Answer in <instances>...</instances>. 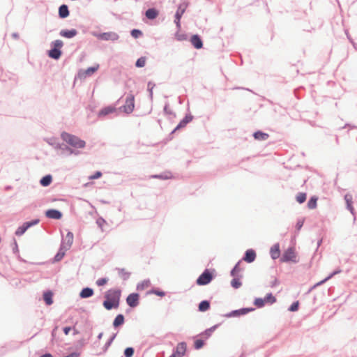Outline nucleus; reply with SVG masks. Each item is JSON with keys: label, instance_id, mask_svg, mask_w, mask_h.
<instances>
[{"label": "nucleus", "instance_id": "7", "mask_svg": "<svg viewBox=\"0 0 357 357\" xmlns=\"http://www.w3.org/2000/svg\"><path fill=\"white\" fill-rule=\"evenodd\" d=\"M281 262H289L292 261L296 263V255L293 248H287L283 253L280 258Z\"/></svg>", "mask_w": 357, "mask_h": 357}, {"label": "nucleus", "instance_id": "33", "mask_svg": "<svg viewBox=\"0 0 357 357\" xmlns=\"http://www.w3.org/2000/svg\"><path fill=\"white\" fill-rule=\"evenodd\" d=\"M116 337V333H113L109 337V338L107 340V342H105V345L102 347V351L104 353L106 352L108 350L109 347L111 346V344H112V342L115 340Z\"/></svg>", "mask_w": 357, "mask_h": 357}, {"label": "nucleus", "instance_id": "41", "mask_svg": "<svg viewBox=\"0 0 357 357\" xmlns=\"http://www.w3.org/2000/svg\"><path fill=\"white\" fill-rule=\"evenodd\" d=\"M99 68V65L97 64L94 66H91L89 68H88L85 71H84V74L86 76H91V75H93L94 73H96L98 69Z\"/></svg>", "mask_w": 357, "mask_h": 357}, {"label": "nucleus", "instance_id": "35", "mask_svg": "<svg viewBox=\"0 0 357 357\" xmlns=\"http://www.w3.org/2000/svg\"><path fill=\"white\" fill-rule=\"evenodd\" d=\"M151 178H159L162 180H167L172 177V174L170 172H165L160 174H153L151 176Z\"/></svg>", "mask_w": 357, "mask_h": 357}, {"label": "nucleus", "instance_id": "17", "mask_svg": "<svg viewBox=\"0 0 357 357\" xmlns=\"http://www.w3.org/2000/svg\"><path fill=\"white\" fill-rule=\"evenodd\" d=\"M73 242V234L70 231H68L64 239L62 240L61 243H64L63 247L64 250H68Z\"/></svg>", "mask_w": 357, "mask_h": 357}, {"label": "nucleus", "instance_id": "30", "mask_svg": "<svg viewBox=\"0 0 357 357\" xmlns=\"http://www.w3.org/2000/svg\"><path fill=\"white\" fill-rule=\"evenodd\" d=\"M63 244H64V243L61 244V247H60L58 252L55 255V256L53 258V261H52L53 263L58 262V261H61L63 259V257H64L65 252L63 251V249H64L63 247Z\"/></svg>", "mask_w": 357, "mask_h": 357}, {"label": "nucleus", "instance_id": "39", "mask_svg": "<svg viewBox=\"0 0 357 357\" xmlns=\"http://www.w3.org/2000/svg\"><path fill=\"white\" fill-rule=\"evenodd\" d=\"M317 197L312 196L310 198L307 202V207L310 209H314L317 207Z\"/></svg>", "mask_w": 357, "mask_h": 357}, {"label": "nucleus", "instance_id": "62", "mask_svg": "<svg viewBox=\"0 0 357 357\" xmlns=\"http://www.w3.org/2000/svg\"><path fill=\"white\" fill-rule=\"evenodd\" d=\"M96 223L99 227H102L103 224L105 223V220L102 218H99L96 220Z\"/></svg>", "mask_w": 357, "mask_h": 357}, {"label": "nucleus", "instance_id": "48", "mask_svg": "<svg viewBox=\"0 0 357 357\" xmlns=\"http://www.w3.org/2000/svg\"><path fill=\"white\" fill-rule=\"evenodd\" d=\"M143 34L142 31L139 29H133L132 30H131L130 31V35L134 38H138L139 37L142 36Z\"/></svg>", "mask_w": 357, "mask_h": 357}, {"label": "nucleus", "instance_id": "47", "mask_svg": "<svg viewBox=\"0 0 357 357\" xmlns=\"http://www.w3.org/2000/svg\"><path fill=\"white\" fill-rule=\"evenodd\" d=\"M254 310V307H242L238 310H231L229 312H251L252 311Z\"/></svg>", "mask_w": 357, "mask_h": 357}, {"label": "nucleus", "instance_id": "40", "mask_svg": "<svg viewBox=\"0 0 357 357\" xmlns=\"http://www.w3.org/2000/svg\"><path fill=\"white\" fill-rule=\"evenodd\" d=\"M28 229V227H26L25 223L24 222L22 225L20 226L15 231V234L17 236H20L23 235L26 231Z\"/></svg>", "mask_w": 357, "mask_h": 357}, {"label": "nucleus", "instance_id": "26", "mask_svg": "<svg viewBox=\"0 0 357 357\" xmlns=\"http://www.w3.org/2000/svg\"><path fill=\"white\" fill-rule=\"evenodd\" d=\"M241 263V260L238 261L235 266L233 267L231 271H230V275L232 277H242V275L240 274V272L243 271V269L240 267V264Z\"/></svg>", "mask_w": 357, "mask_h": 357}, {"label": "nucleus", "instance_id": "45", "mask_svg": "<svg viewBox=\"0 0 357 357\" xmlns=\"http://www.w3.org/2000/svg\"><path fill=\"white\" fill-rule=\"evenodd\" d=\"M146 57L141 56L135 62V66L137 68H143L146 64Z\"/></svg>", "mask_w": 357, "mask_h": 357}, {"label": "nucleus", "instance_id": "59", "mask_svg": "<svg viewBox=\"0 0 357 357\" xmlns=\"http://www.w3.org/2000/svg\"><path fill=\"white\" fill-rule=\"evenodd\" d=\"M181 17H174V23H175L178 30H179L181 29Z\"/></svg>", "mask_w": 357, "mask_h": 357}, {"label": "nucleus", "instance_id": "22", "mask_svg": "<svg viewBox=\"0 0 357 357\" xmlns=\"http://www.w3.org/2000/svg\"><path fill=\"white\" fill-rule=\"evenodd\" d=\"M159 15V11L155 8H150L145 12V16L147 19L153 20H155Z\"/></svg>", "mask_w": 357, "mask_h": 357}, {"label": "nucleus", "instance_id": "50", "mask_svg": "<svg viewBox=\"0 0 357 357\" xmlns=\"http://www.w3.org/2000/svg\"><path fill=\"white\" fill-rule=\"evenodd\" d=\"M40 222V220L39 219H33L31 221H27V222H25V225H26V227L29 228H30L32 226H34V225H36L39 223Z\"/></svg>", "mask_w": 357, "mask_h": 357}, {"label": "nucleus", "instance_id": "58", "mask_svg": "<svg viewBox=\"0 0 357 357\" xmlns=\"http://www.w3.org/2000/svg\"><path fill=\"white\" fill-rule=\"evenodd\" d=\"M72 326H66L63 327V332L65 335H68L70 331L72 330Z\"/></svg>", "mask_w": 357, "mask_h": 357}, {"label": "nucleus", "instance_id": "24", "mask_svg": "<svg viewBox=\"0 0 357 357\" xmlns=\"http://www.w3.org/2000/svg\"><path fill=\"white\" fill-rule=\"evenodd\" d=\"M270 255L273 259H276L280 257V250L279 243H275L271 248Z\"/></svg>", "mask_w": 357, "mask_h": 357}, {"label": "nucleus", "instance_id": "31", "mask_svg": "<svg viewBox=\"0 0 357 357\" xmlns=\"http://www.w3.org/2000/svg\"><path fill=\"white\" fill-rule=\"evenodd\" d=\"M52 181V176L50 174H47L41 178L40 184L43 187L49 186Z\"/></svg>", "mask_w": 357, "mask_h": 357}, {"label": "nucleus", "instance_id": "46", "mask_svg": "<svg viewBox=\"0 0 357 357\" xmlns=\"http://www.w3.org/2000/svg\"><path fill=\"white\" fill-rule=\"evenodd\" d=\"M306 197H307V195H306V193L305 192H299L297 195H296V201L299 203V204H302L303 202H305L306 200Z\"/></svg>", "mask_w": 357, "mask_h": 357}, {"label": "nucleus", "instance_id": "36", "mask_svg": "<svg viewBox=\"0 0 357 357\" xmlns=\"http://www.w3.org/2000/svg\"><path fill=\"white\" fill-rule=\"evenodd\" d=\"M116 270L119 272V276H121L123 280H127L130 278V273L126 271L125 268H116Z\"/></svg>", "mask_w": 357, "mask_h": 357}, {"label": "nucleus", "instance_id": "60", "mask_svg": "<svg viewBox=\"0 0 357 357\" xmlns=\"http://www.w3.org/2000/svg\"><path fill=\"white\" fill-rule=\"evenodd\" d=\"M342 272V270L340 268L335 269L333 272H332L331 274L328 275V278H332L334 275L340 273Z\"/></svg>", "mask_w": 357, "mask_h": 357}, {"label": "nucleus", "instance_id": "2", "mask_svg": "<svg viewBox=\"0 0 357 357\" xmlns=\"http://www.w3.org/2000/svg\"><path fill=\"white\" fill-rule=\"evenodd\" d=\"M61 138L63 141L66 142L70 146L75 149H83L86 146L85 141L81 139L76 135L70 134L66 132H62L61 134Z\"/></svg>", "mask_w": 357, "mask_h": 357}, {"label": "nucleus", "instance_id": "29", "mask_svg": "<svg viewBox=\"0 0 357 357\" xmlns=\"http://www.w3.org/2000/svg\"><path fill=\"white\" fill-rule=\"evenodd\" d=\"M116 111V108L112 106H108L102 108L98 112V116H105L107 114H112Z\"/></svg>", "mask_w": 357, "mask_h": 357}, {"label": "nucleus", "instance_id": "12", "mask_svg": "<svg viewBox=\"0 0 357 357\" xmlns=\"http://www.w3.org/2000/svg\"><path fill=\"white\" fill-rule=\"evenodd\" d=\"M62 215V213L57 209L51 208L45 211V216L50 219L60 220Z\"/></svg>", "mask_w": 357, "mask_h": 357}, {"label": "nucleus", "instance_id": "10", "mask_svg": "<svg viewBox=\"0 0 357 357\" xmlns=\"http://www.w3.org/2000/svg\"><path fill=\"white\" fill-rule=\"evenodd\" d=\"M139 295L138 293H132L126 298V303L130 307H135L139 305Z\"/></svg>", "mask_w": 357, "mask_h": 357}, {"label": "nucleus", "instance_id": "14", "mask_svg": "<svg viewBox=\"0 0 357 357\" xmlns=\"http://www.w3.org/2000/svg\"><path fill=\"white\" fill-rule=\"evenodd\" d=\"M256 252L253 249H248L245 251L242 260H244L247 263H252L256 259Z\"/></svg>", "mask_w": 357, "mask_h": 357}, {"label": "nucleus", "instance_id": "64", "mask_svg": "<svg viewBox=\"0 0 357 357\" xmlns=\"http://www.w3.org/2000/svg\"><path fill=\"white\" fill-rule=\"evenodd\" d=\"M39 357H54V356L50 352H45L41 354Z\"/></svg>", "mask_w": 357, "mask_h": 357}, {"label": "nucleus", "instance_id": "23", "mask_svg": "<svg viewBox=\"0 0 357 357\" xmlns=\"http://www.w3.org/2000/svg\"><path fill=\"white\" fill-rule=\"evenodd\" d=\"M70 15L68 6L66 4H62L59 8V17L65 19Z\"/></svg>", "mask_w": 357, "mask_h": 357}, {"label": "nucleus", "instance_id": "49", "mask_svg": "<svg viewBox=\"0 0 357 357\" xmlns=\"http://www.w3.org/2000/svg\"><path fill=\"white\" fill-rule=\"evenodd\" d=\"M299 302L298 301L294 302L288 308L287 310L289 312H295L298 310Z\"/></svg>", "mask_w": 357, "mask_h": 357}, {"label": "nucleus", "instance_id": "52", "mask_svg": "<svg viewBox=\"0 0 357 357\" xmlns=\"http://www.w3.org/2000/svg\"><path fill=\"white\" fill-rule=\"evenodd\" d=\"M102 174L100 171L96 172L93 175L90 176L89 178L91 180L98 179L102 176Z\"/></svg>", "mask_w": 357, "mask_h": 357}, {"label": "nucleus", "instance_id": "8", "mask_svg": "<svg viewBox=\"0 0 357 357\" xmlns=\"http://www.w3.org/2000/svg\"><path fill=\"white\" fill-rule=\"evenodd\" d=\"M98 39L105 41H116L119 40V36L118 33L114 31L104 32L98 34H94Z\"/></svg>", "mask_w": 357, "mask_h": 357}, {"label": "nucleus", "instance_id": "9", "mask_svg": "<svg viewBox=\"0 0 357 357\" xmlns=\"http://www.w3.org/2000/svg\"><path fill=\"white\" fill-rule=\"evenodd\" d=\"M18 347L16 343L10 342L0 346V357L6 354L8 351H13Z\"/></svg>", "mask_w": 357, "mask_h": 357}, {"label": "nucleus", "instance_id": "4", "mask_svg": "<svg viewBox=\"0 0 357 357\" xmlns=\"http://www.w3.org/2000/svg\"><path fill=\"white\" fill-rule=\"evenodd\" d=\"M275 301V297L271 293H269L264 298H256L254 301V305L260 308L266 304L272 305Z\"/></svg>", "mask_w": 357, "mask_h": 357}, {"label": "nucleus", "instance_id": "56", "mask_svg": "<svg viewBox=\"0 0 357 357\" xmlns=\"http://www.w3.org/2000/svg\"><path fill=\"white\" fill-rule=\"evenodd\" d=\"M245 314H222V316L226 318H231V317H239L242 315H245Z\"/></svg>", "mask_w": 357, "mask_h": 357}, {"label": "nucleus", "instance_id": "57", "mask_svg": "<svg viewBox=\"0 0 357 357\" xmlns=\"http://www.w3.org/2000/svg\"><path fill=\"white\" fill-rule=\"evenodd\" d=\"M13 252L14 254H19L18 245L15 238L13 239Z\"/></svg>", "mask_w": 357, "mask_h": 357}, {"label": "nucleus", "instance_id": "19", "mask_svg": "<svg viewBox=\"0 0 357 357\" xmlns=\"http://www.w3.org/2000/svg\"><path fill=\"white\" fill-rule=\"evenodd\" d=\"M206 341V339H205V337H204L203 336L200 335V334H199L197 335V337L194 341V344H193L194 348L197 350L201 349L205 345Z\"/></svg>", "mask_w": 357, "mask_h": 357}, {"label": "nucleus", "instance_id": "5", "mask_svg": "<svg viewBox=\"0 0 357 357\" xmlns=\"http://www.w3.org/2000/svg\"><path fill=\"white\" fill-rule=\"evenodd\" d=\"M135 108V96L132 93L127 95L125 100V104L120 107L126 114H130L133 112Z\"/></svg>", "mask_w": 357, "mask_h": 357}, {"label": "nucleus", "instance_id": "51", "mask_svg": "<svg viewBox=\"0 0 357 357\" xmlns=\"http://www.w3.org/2000/svg\"><path fill=\"white\" fill-rule=\"evenodd\" d=\"M149 293L154 294L161 297L165 295V292L162 290H160L159 289H153L149 291Z\"/></svg>", "mask_w": 357, "mask_h": 357}, {"label": "nucleus", "instance_id": "32", "mask_svg": "<svg viewBox=\"0 0 357 357\" xmlns=\"http://www.w3.org/2000/svg\"><path fill=\"white\" fill-rule=\"evenodd\" d=\"M210 309V301L204 300L201 301L198 305V310L200 312H206Z\"/></svg>", "mask_w": 357, "mask_h": 357}, {"label": "nucleus", "instance_id": "34", "mask_svg": "<svg viewBox=\"0 0 357 357\" xmlns=\"http://www.w3.org/2000/svg\"><path fill=\"white\" fill-rule=\"evenodd\" d=\"M52 296L53 294L50 291L44 293L43 299L47 305H50L53 303Z\"/></svg>", "mask_w": 357, "mask_h": 357}, {"label": "nucleus", "instance_id": "25", "mask_svg": "<svg viewBox=\"0 0 357 357\" xmlns=\"http://www.w3.org/2000/svg\"><path fill=\"white\" fill-rule=\"evenodd\" d=\"M93 294H94V291L92 288L84 287L81 290V291L79 293V296L82 298H87L92 296L93 295Z\"/></svg>", "mask_w": 357, "mask_h": 357}, {"label": "nucleus", "instance_id": "3", "mask_svg": "<svg viewBox=\"0 0 357 357\" xmlns=\"http://www.w3.org/2000/svg\"><path fill=\"white\" fill-rule=\"evenodd\" d=\"M63 43L61 40H56L51 43V49L48 50L47 55L50 58L58 60L60 59L62 52L61 50Z\"/></svg>", "mask_w": 357, "mask_h": 357}, {"label": "nucleus", "instance_id": "61", "mask_svg": "<svg viewBox=\"0 0 357 357\" xmlns=\"http://www.w3.org/2000/svg\"><path fill=\"white\" fill-rule=\"evenodd\" d=\"M176 38L179 41H182V40H184L186 39L187 36L185 34H178V33H176Z\"/></svg>", "mask_w": 357, "mask_h": 357}, {"label": "nucleus", "instance_id": "13", "mask_svg": "<svg viewBox=\"0 0 357 357\" xmlns=\"http://www.w3.org/2000/svg\"><path fill=\"white\" fill-rule=\"evenodd\" d=\"M59 150L61 151L60 155L63 156H69L73 154L78 155L79 153V151H75L64 144H62Z\"/></svg>", "mask_w": 357, "mask_h": 357}, {"label": "nucleus", "instance_id": "54", "mask_svg": "<svg viewBox=\"0 0 357 357\" xmlns=\"http://www.w3.org/2000/svg\"><path fill=\"white\" fill-rule=\"evenodd\" d=\"M344 200L347 205L352 204V195L350 194H346L344 195Z\"/></svg>", "mask_w": 357, "mask_h": 357}, {"label": "nucleus", "instance_id": "11", "mask_svg": "<svg viewBox=\"0 0 357 357\" xmlns=\"http://www.w3.org/2000/svg\"><path fill=\"white\" fill-rule=\"evenodd\" d=\"M223 322L224 321L222 320V321L212 326L211 327L205 329L204 331L199 333L200 335L203 336L204 337H205V339L208 340L212 335L213 333L217 328H218Z\"/></svg>", "mask_w": 357, "mask_h": 357}, {"label": "nucleus", "instance_id": "55", "mask_svg": "<svg viewBox=\"0 0 357 357\" xmlns=\"http://www.w3.org/2000/svg\"><path fill=\"white\" fill-rule=\"evenodd\" d=\"M303 224H304V220L303 219H301V220H298L296 222V229L299 231L301 230V229L302 228V227L303 226Z\"/></svg>", "mask_w": 357, "mask_h": 357}, {"label": "nucleus", "instance_id": "37", "mask_svg": "<svg viewBox=\"0 0 357 357\" xmlns=\"http://www.w3.org/2000/svg\"><path fill=\"white\" fill-rule=\"evenodd\" d=\"M234 278L231 281V286L234 289H238L241 287L242 282L240 280L241 277H233Z\"/></svg>", "mask_w": 357, "mask_h": 357}, {"label": "nucleus", "instance_id": "43", "mask_svg": "<svg viewBox=\"0 0 357 357\" xmlns=\"http://www.w3.org/2000/svg\"><path fill=\"white\" fill-rule=\"evenodd\" d=\"M155 86V83H153L152 81H149L147 83V91H149V96L151 100H153V89Z\"/></svg>", "mask_w": 357, "mask_h": 357}, {"label": "nucleus", "instance_id": "44", "mask_svg": "<svg viewBox=\"0 0 357 357\" xmlns=\"http://www.w3.org/2000/svg\"><path fill=\"white\" fill-rule=\"evenodd\" d=\"M193 119V116L191 115L190 114H186L185 116V117L180 121V123L184 126L185 127L186 125L190 123V121H192Z\"/></svg>", "mask_w": 357, "mask_h": 357}, {"label": "nucleus", "instance_id": "27", "mask_svg": "<svg viewBox=\"0 0 357 357\" xmlns=\"http://www.w3.org/2000/svg\"><path fill=\"white\" fill-rule=\"evenodd\" d=\"M253 137L256 140L265 141L269 137V135L261 130H257L253 133Z\"/></svg>", "mask_w": 357, "mask_h": 357}, {"label": "nucleus", "instance_id": "16", "mask_svg": "<svg viewBox=\"0 0 357 357\" xmlns=\"http://www.w3.org/2000/svg\"><path fill=\"white\" fill-rule=\"evenodd\" d=\"M187 350V344L185 342H179L176 348L173 349L172 351H174L176 354H178L180 357L185 355Z\"/></svg>", "mask_w": 357, "mask_h": 357}, {"label": "nucleus", "instance_id": "18", "mask_svg": "<svg viewBox=\"0 0 357 357\" xmlns=\"http://www.w3.org/2000/svg\"><path fill=\"white\" fill-rule=\"evenodd\" d=\"M124 322L125 317L123 316V314H117V315L116 316L113 321L112 326L115 329H116L123 326Z\"/></svg>", "mask_w": 357, "mask_h": 357}, {"label": "nucleus", "instance_id": "1", "mask_svg": "<svg viewBox=\"0 0 357 357\" xmlns=\"http://www.w3.org/2000/svg\"><path fill=\"white\" fill-rule=\"evenodd\" d=\"M121 291L119 289H110L105 294V300L102 303L103 307L107 310L117 309L119 305Z\"/></svg>", "mask_w": 357, "mask_h": 357}, {"label": "nucleus", "instance_id": "6", "mask_svg": "<svg viewBox=\"0 0 357 357\" xmlns=\"http://www.w3.org/2000/svg\"><path fill=\"white\" fill-rule=\"evenodd\" d=\"M213 279L212 273L208 269H205L197 279L196 283L198 285L204 286L209 284Z\"/></svg>", "mask_w": 357, "mask_h": 357}, {"label": "nucleus", "instance_id": "20", "mask_svg": "<svg viewBox=\"0 0 357 357\" xmlns=\"http://www.w3.org/2000/svg\"><path fill=\"white\" fill-rule=\"evenodd\" d=\"M77 34V31L75 29H62L59 35L66 38H72Z\"/></svg>", "mask_w": 357, "mask_h": 357}, {"label": "nucleus", "instance_id": "63", "mask_svg": "<svg viewBox=\"0 0 357 357\" xmlns=\"http://www.w3.org/2000/svg\"><path fill=\"white\" fill-rule=\"evenodd\" d=\"M82 319H85V326H86V328H90L91 329L92 328V324L91 323L90 321L88 320V318H84V317H82Z\"/></svg>", "mask_w": 357, "mask_h": 357}, {"label": "nucleus", "instance_id": "42", "mask_svg": "<svg viewBox=\"0 0 357 357\" xmlns=\"http://www.w3.org/2000/svg\"><path fill=\"white\" fill-rule=\"evenodd\" d=\"M135 354V349L132 347H128L123 351L124 357H132Z\"/></svg>", "mask_w": 357, "mask_h": 357}, {"label": "nucleus", "instance_id": "53", "mask_svg": "<svg viewBox=\"0 0 357 357\" xmlns=\"http://www.w3.org/2000/svg\"><path fill=\"white\" fill-rule=\"evenodd\" d=\"M107 281H108L107 278H102L98 279L96 281V284L98 286H103V285H105L107 282Z\"/></svg>", "mask_w": 357, "mask_h": 357}, {"label": "nucleus", "instance_id": "15", "mask_svg": "<svg viewBox=\"0 0 357 357\" xmlns=\"http://www.w3.org/2000/svg\"><path fill=\"white\" fill-rule=\"evenodd\" d=\"M190 42L195 49L199 50L203 47L202 39L198 34L192 35L190 38Z\"/></svg>", "mask_w": 357, "mask_h": 357}, {"label": "nucleus", "instance_id": "21", "mask_svg": "<svg viewBox=\"0 0 357 357\" xmlns=\"http://www.w3.org/2000/svg\"><path fill=\"white\" fill-rule=\"evenodd\" d=\"M189 3L184 1L178 6L177 10L175 13L174 17H182V15L185 12L186 8L188 7Z\"/></svg>", "mask_w": 357, "mask_h": 357}, {"label": "nucleus", "instance_id": "38", "mask_svg": "<svg viewBox=\"0 0 357 357\" xmlns=\"http://www.w3.org/2000/svg\"><path fill=\"white\" fill-rule=\"evenodd\" d=\"M151 284L149 280H144L142 282H139L137 285V290L142 291L145 288L148 287Z\"/></svg>", "mask_w": 357, "mask_h": 357}, {"label": "nucleus", "instance_id": "28", "mask_svg": "<svg viewBox=\"0 0 357 357\" xmlns=\"http://www.w3.org/2000/svg\"><path fill=\"white\" fill-rule=\"evenodd\" d=\"M46 142L52 146L54 149H60L62 144H61L58 139L55 137H51L45 139Z\"/></svg>", "mask_w": 357, "mask_h": 357}]
</instances>
